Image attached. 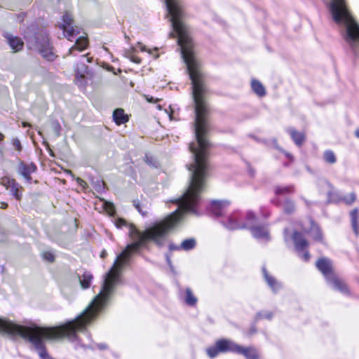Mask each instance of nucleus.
<instances>
[{
    "label": "nucleus",
    "mask_w": 359,
    "mask_h": 359,
    "mask_svg": "<svg viewBox=\"0 0 359 359\" xmlns=\"http://www.w3.org/2000/svg\"><path fill=\"white\" fill-rule=\"evenodd\" d=\"M191 97L193 100L195 119L194 134L196 143L189 144L194 162L187 165L190 171L189 184L184 194L172 201L177 204L178 208L163 220L156 222L144 231H140L134 224L128 225L127 222L118 218L115 220L117 228L128 226V236L132 243L120 253L113 266L104 275L103 284L100 292L95 297L100 300L102 305H109L115 292L116 286L121 283V275L123 268L128 264L133 253L137 252L148 241H152L161 246L168 234L182 221V215L189 213L198 215V205L201 201V194L205 187V180L208 176L209 164L207 161L210 143L206 137L208 122L206 117L210 111L208 102V88L206 83H191Z\"/></svg>",
    "instance_id": "f257e3e1"
},
{
    "label": "nucleus",
    "mask_w": 359,
    "mask_h": 359,
    "mask_svg": "<svg viewBox=\"0 0 359 359\" xmlns=\"http://www.w3.org/2000/svg\"><path fill=\"white\" fill-rule=\"evenodd\" d=\"M108 305H102L100 300L94 297L88 306L74 320L67 323L52 327H42L32 324L29 326L21 325L6 320L0 328L1 333L13 337L20 336L27 340L37 351L41 359H54L48 353L44 340L59 339L64 337L69 341L78 340L77 333L86 330Z\"/></svg>",
    "instance_id": "f03ea898"
},
{
    "label": "nucleus",
    "mask_w": 359,
    "mask_h": 359,
    "mask_svg": "<svg viewBox=\"0 0 359 359\" xmlns=\"http://www.w3.org/2000/svg\"><path fill=\"white\" fill-rule=\"evenodd\" d=\"M329 11L333 20L346 25L344 40L353 48L359 44V25L354 21L346 6L345 0H331Z\"/></svg>",
    "instance_id": "7ed1b4c3"
},
{
    "label": "nucleus",
    "mask_w": 359,
    "mask_h": 359,
    "mask_svg": "<svg viewBox=\"0 0 359 359\" xmlns=\"http://www.w3.org/2000/svg\"><path fill=\"white\" fill-rule=\"evenodd\" d=\"M25 39L29 49L38 51L43 58L48 61H53L55 59V55L53 51V46L46 34L41 33L36 36H26Z\"/></svg>",
    "instance_id": "20e7f679"
},
{
    "label": "nucleus",
    "mask_w": 359,
    "mask_h": 359,
    "mask_svg": "<svg viewBox=\"0 0 359 359\" xmlns=\"http://www.w3.org/2000/svg\"><path fill=\"white\" fill-rule=\"evenodd\" d=\"M233 352L247 356V348L240 346L229 339H220L215 341V345L206 349L210 358H214L220 353Z\"/></svg>",
    "instance_id": "39448f33"
},
{
    "label": "nucleus",
    "mask_w": 359,
    "mask_h": 359,
    "mask_svg": "<svg viewBox=\"0 0 359 359\" xmlns=\"http://www.w3.org/2000/svg\"><path fill=\"white\" fill-rule=\"evenodd\" d=\"M292 240L296 251L299 254L303 252L302 255H300L302 259L305 262L309 261L310 259V254L306 249L309 245V243L303 236L302 233L297 231H294L292 233Z\"/></svg>",
    "instance_id": "423d86ee"
},
{
    "label": "nucleus",
    "mask_w": 359,
    "mask_h": 359,
    "mask_svg": "<svg viewBox=\"0 0 359 359\" xmlns=\"http://www.w3.org/2000/svg\"><path fill=\"white\" fill-rule=\"evenodd\" d=\"M62 21L60 27L63 30L64 36L68 40L72 41L74 36L80 34L79 29L77 27H74L72 15L68 12H65L62 15Z\"/></svg>",
    "instance_id": "0eeeda50"
},
{
    "label": "nucleus",
    "mask_w": 359,
    "mask_h": 359,
    "mask_svg": "<svg viewBox=\"0 0 359 359\" xmlns=\"http://www.w3.org/2000/svg\"><path fill=\"white\" fill-rule=\"evenodd\" d=\"M224 226L229 230H236L245 227L244 217L241 218L238 212L229 215L222 221Z\"/></svg>",
    "instance_id": "6e6552de"
},
{
    "label": "nucleus",
    "mask_w": 359,
    "mask_h": 359,
    "mask_svg": "<svg viewBox=\"0 0 359 359\" xmlns=\"http://www.w3.org/2000/svg\"><path fill=\"white\" fill-rule=\"evenodd\" d=\"M316 266L323 275L326 281H330L331 277L334 275L332 271L331 260L327 257H323L319 258L316 262Z\"/></svg>",
    "instance_id": "1a4fd4ad"
},
{
    "label": "nucleus",
    "mask_w": 359,
    "mask_h": 359,
    "mask_svg": "<svg viewBox=\"0 0 359 359\" xmlns=\"http://www.w3.org/2000/svg\"><path fill=\"white\" fill-rule=\"evenodd\" d=\"M0 184L9 189L13 196L17 200H20L22 197V187L14 180L8 177H4L0 180Z\"/></svg>",
    "instance_id": "9d476101"
},
{
    "label": "nucleus",
    "mask_w": 359,
    "mask_h": 359,
    "mask_svg": "<svg viewBox=\"0 0 359 359\" xmlns=\"http://www.w3.org/2000/svg\"><path fill=\"white\" fill-rule=\"evenodd\" d=\"M36 170V166L34 163L25 164L21 163L18 166V172L27 181L29 182L32 180L31 174L34 172Z\"/></svg>",
    "instance_id": "9b49d317"
},
{
    "label": "nucleus",
    "mask_w": 359,
    "mask_h": 359,
    "mask_svg": "<svg viewBox=\"0 0 359 359\" xmlns=\"http://www.w3.org/2000/svg\"><path fill=\"white\" fill-rule=\"evenodd\" d=\"M250 87L257 97L262 98L266 95V89L260 81L255 78L251 79Z\"/></svg>",
    "instance_id": "f8f14e48"
},
{
    "label": "nucleus",
    "mask_w": 359,
    "mask_h": 359,
    "mask_svg": "<svg viewBox=\"0 0 359 359\" xmlns=\"http://www.w3.org/2000/svg\"><path fill=\"white\" fill-rule=\"evenodd\" d=\"M250 230L253 237L257 240L268 241L270 239L269 231L264 226H254Z\"/></svg>",
    "instance_id": "ddd939ff"
},
{
    "label": "nucleus",
    "mask_w": 359,
    "mask_h": 359,
    "mask_svg": "<svg viewBox=\"0 0 359 359\" xmlns=\"http://www.w3.org/2000/svg\"><path fill=\"white\" fill-rule=\"evenodd\" d=\"M262 273L265 281L273 292H278L282 287L281 284L268 273L265 266L262 267Z\"/></svg>",
    "instance_id": "4468645a"
},
{
    "label": "nucleus",
    "mask_w": 359,
    "mask_h": 359,
    "mask_svg": "<svg viewBox=\"0 0 359 359\" xmlns=\"http://www.w3.org/2000/svg\"><path fill=\"white\" fill-rule=\"evenodd\" d=\"M229 204L230 203L228 201H213L211 203V211L216 216H221Z\"/></svg>",
    "instance_id": "2eb2a0df"
},
{
    "label": "nucleus",
    "mask_w": 359,
    "mask_h": 359,
    "mask_svg": "<svg viewBox=\"0 0 359 359\" xmlns=\"http://www.w3.org/2000/svg\"><path fill=\"white\" fill-rule=\"evenodd\" d=\"M323 183L327 188V202L328 203H339L341 201V197L336 191L334 187L327 180H324Z\"/></svg>",
    "instance_id": "dca6fc26"
},
{
    "label": "nucleus",
    "mask_w": 359,
    "mask_h": 359,
    "mask_svg": "<svg viewBox=\"0 0 359 359\" xmlns=\"http://www.w3.org/2000/svg\"><path fill=\"white\" fill-rule=\"evenodd\" d=\"M327 284L330 285L335 290H338L342 293L348 292L346 285L341 280L337 278L335 274L332 276L330 281H327Z\"/></svg>",
    "instance_id": "f3484780"
},
{
    "label": "nucleus",
    "mask_w": 359,
    "mask_h": 359,
    "mask_svg": "<svg viewBox=\"0 0 359 359\" xmlns=\"http://www.w3.org/2000/svg\"><path fill=\"white\" fill-rule=\"evenodd\" d=\"M92 58L87 57L86 55L81 56V62L76 68V76H80L83 79L86 74H88V67L86 66L85 62H90Z\"/></svg>",
    "instance_id": "a211bd4d"
},
{
    "label": "nucleus",
    "mask_w": 359,
    "mask_h": 359,
    "mask_svg": "<svg viewBox=\"0 0 359 359\" xmlns=\"http://www.w3.org/2000/svg\"><path fill=\"white\" fill-rule=\"evenodd\" d=\"M88 39L85 36H80L75 42V44L72 46L68 51V55H72L74 50L82 51L88 46Z\"/></svg>",
    "instance_id": "6ab92c4d"
},
{
    "label": "nucleus",
    "mask_w": 359,
    "mask_h": 359,
    "mask_svg": "<svg viewBox=\"0 0 359 359\" xmlns=\"http://www.w3.org/2000/svg\"><path fill=\"white\" fill-rule=\"evenodd\" d=\"M6 37L11 48L15 52L19 51L22 48L24 43L20 38L13 36L8 34L6 35Z\"/></svg>",
    "instance_id": "aec40b11"
},
{
    "label": "nucleus",
    "mask_w": 359,
    "mask_h": 359,
    "mask_svg": "<svg viewBox=\"0 0 359 359\" xmlns=\"http://www.w3.org/2000/svg\"><path fill=\"white\" fill-rule=\"evenodd\" d=\"M287 132L290 133L292 139L297 146H301L304 143L305 135L303 133H299L293 128H288Z\"/></svg>",
    "instance_id": "412c9836"
},
{
    "label": "nucleus",
    "mask_w": 359,
    "mask_h": 359,
    "mask_svg": "<svg viewBox=\"0 0 359 359\" xmlns=\"http://www.w3.org/2000/svg\"><path fill=\"white\" fill-rule=\"evenodd\" d=\"M113 118L117 125L125 123L128 121V118L124 114V111L122 109H116L113 113Z\"/></svg>",
    "instance_id": "4be33fe9"
},
{
    "label": "nucleus",
    "mask_w": 359,
    "mask_h": 359,
    "mask_svg": "<svg viewBox=\"0 0 359 359\" xmlns=\"http://www.w3.org/2000/svg\"><path fill=\"white\" fill-rule=\"evenodd\" d=\"M93 278V275L88 271H85L81 276H79V280L81 287L83 289L88 288L90 286Z\"/></svg>",
    "instance_id": "5701e85b"
},
{
    "label": "nucleus",
    "mask_w": 359,
    "mask_h": 359,
    "mask_svg": "<svg viewBox=\"0 0 359 359\" xmlns=\"http://www.w3.org/2000/svg\"><path fill=\"white\" fill-rule=\"evenodd\" d=\"M184 300L187 305L193 306L196 304L198 299L194 295L193 291L187 287L184 292Z\"/></svg>",
    "instance_id": "b1692460"
},
{
    "label": "nucleus",
    "mask_w": 359,
    "mask_h": 359,
    "mask_svg": "<svg viewBox=\"0 0 359 359\" xmlns=\"http://www.w3.org/2000/svg\"><path fill=\"white\" fill-rule=\"evenodd\" d=\"M351 220L353 229L356 236L359 234L358 230V219H359V213L358 209L354 208L350 213Z\"/></svg>",
    "instance_id": "393cba45"
},
{
    "label": "nucleus",
    "mask_w": 359,
    "mask_h": 359,
    "mask_svg": "<svg viewBox=\"0 0 359 359\" xmlns=\"http://www.w3.org/2000/svg\"><path fill=\"white\" fill-rule=\"evenodd\" d=\"M294 187L292 185L281 186L277 185L274 187V193L276 195H286L293 192Z\"/></svg>",
    "instance_id": "a878e982"
},
{
    "label": "nucleus",
    "mask_w": 359,
    "mask_h": 359,
    "mask_svg": "<svg viewBox=\"0 0 359 359\" xmlns=\"http://www.w3.org/2000/svg\"><path fill=\"white\" fill-rule=\"evenodd\" d=\"M323 160L325 163L333 165L337 162V157L334 151L330 149H327L323 154Z\"/></svg>",
    "instance_id": "bb28decb"
},
{
    "label": "nucleus",
    "mask_w": 359,
    "mask_h": 359,
    "mask_svg": "<svg viewBox=\"0 0 359 359\" xmlns=\"http://www.w3.org/2000/svg\"><path fill=\"white\" fill-rule=\"evenodd\" d=\"M135 51L136 48L134 47H131L130 48L124 51V56L128 58L133 62L140 64L141 62V59L135 55Z\"/></svg>",
    "instance_id": "cd10ccee"
},
{
    "label": "nucleus",
    "mask_w": 359,
    "mask_h": 359,
    "mask_svg": "<svg viewBox=\"0 0 359 359\" xmlns=\"http://www.w3.org/2000/svg\"><path fill=\"white\" fill-rule=\"evenodd\" d=\"M196 245V240L193 238H190L184 240L181 243V245H180L179 248H181V249L183 250L188 251V250H192L193 248H194Z\"/></svg>",
    "instance_id": "c85d7f7f"
},
{
    "label": "nucleus",
    "mask_w": 359,
    "mask_h": 359,
    "mask_svg": "<svg viewBox=\"0 0 359 359\" xmlns=\"http://www.w3.org/2000/svg\"><path fill=\"white\" fill-rule=\"evenodd\" d=\"M273 312L270 311H259L257 313L254 321L255 323L262 320V319H267V320H271L273 318Z\"/></svg>",
    "instance_id": "c756f323"
},
{
    "label": "nucleus",
    "mask_w": 359,
    "mask_h": 359,
    "mask_svg": "<svg viewBox=\"0 0 359 359\" xmlns=\"http://www.w3.org/2000/svg\"><path fill=\"white\" fill-rule=\"evenodd\" d=\"M311 234L312 238L316 241H323V233L318 226L313 224L311 229Z\"/></svg>",
    "instance_id": "7c9ffc66"
},
{
    "label": "nucleus",
    "mask_w": 359,
    "mask_h": 359,
    "mask_svg": "<svg viewBox=\"0 0 359 359\" xmlns=\"http://www.w3.org/2000/svg\"><path fill=\"white\" fill-rule=\"evenodd\" d=\"M295 210V204L294 202L290 200L286 199L284 203L283 211L287 215L292 214Z\"/></svg>",
    "instance_id": "2f4dec72"
},
{
    "label": "nucleus",
    "mask_w": 359,
    "mask_h": 359,
    "mask_svg": "<svg viewBox=\"0 0 359 359\" xmlns=\"http://www.w3.org/2000/svg\"><path fill=\"white\" fill-rule=\"evenodd\" d=\"M103 206L105 211L111 216L114 215L116 212L114 205L109 201H104Z\"/></svg>",
    "instance_id": "473e14b6"
},
{
    "label": "nucleus",
    "mask_w": 359,
    "mask_h": 359,
    "mask_svg": "<svg viewBox=\"0 0 359 359\" xmlns=\"http://www.w3.org/2000/svg\"><path fill=\"white\" fill-rule=\"evenodd\" d=\"M355 194L351 192L347 196L341 197V201H344L347 205H351L355 201Z\"/></svg>",
    "instance_id": "72a5a7b5"
},
{
    "label": "nucleus",
    "mask_w": 359,
    "mask_h": 359,
    "mask_svg": "<svg viewBox=\"0 0 359 359\" xmlns=\"http://www.w3.org/2000/svg\"><path fill=\"white\" fill-rule=\"evenodd\" d=\"M260 355L258 351L251 346H248V359H259Z\"/></svg>",
    "instance_id": "f704fd0d"
},
{
    "label": "nucleus",
    "mask_w": 359,
    "mask_h": 359,
    "mask_svg": "<svg viewBox=\"0 0 359 359\" xmlns=\"http://www.w3.org/2000/svg\"><path fill=\"white\" fill-rule=\"evenodd\" d=\"M42 257L48 262H53L55 259L54 255L49 251L42 252Z\"/></svg>",
    "instance_id": "c9c22d12"
},
{
    "label": "nucleus",
    "mask_w": 359,
    "mask_h": 359,
    "mask_svg": "<svg viewBox=\"0 0 359 359\" xmlns=\"http://www.w3.org/2000/svg\"><path fill=\"white\" fill-rule=\"evenodd\" d=\"M52 128L53 131L55 132L56 136L60 135V126L57 122H54L52 123Z\"/></svg>",
    "instance_id": "e433bc0d"
},
{
    "label": "nucleus",
    "mask_w": 359,
    "mask_h": 359,
    "mask_svg": "<svg viewBox=\"0 0 359 359\" xmlns=\"http://www.w3.org/2000/svg\"><path fill=\"white\" fill-rule=\"evenodd\" d=\"M13 147L18 150V151H21L22 149V146H21V143L20 142V140L18 139H15L13 140Z\"/></svg>",
    "instance_id": "4c0bfd02"
},
{
    "label": "nucleus",
    "mask_w": 359,
    "mask_h": 359,
    "mask_svg": "<svg viewBox=\"0 0 359 359\" xmlns=\"http://www.w3.org/2000/svg\"><path fill=\"white\" fill-rule=\"evenodd\" d=\"M75 180H76L77 184L83 189H86L88 187L87 183L84 180H83L81 178L76 177Z\"/></svg>",
    "instance_id": "58836bf2"
},
{
    "label": "nucleus",
    "mask_w": 359,
    "mask_h": 359,
    "mask_svg": "<svg viewBox=\"0 0 359 359\" xmlns=\"http://www.w3.org/2000/svg\"><path fill=\"white\" fill-rule=\"evenodd\" d=\"M138 46L140 48V49L141 50V51H148V53L149 54L151 53V50H147V48H146L145 46L142 45V43H138Z\"/></svg>",
    "instance_id": "ea45409f"
},
{
    "label": "nucleus",
    "mask_w": 359,
    "mask_h": 359,
    "mask_svg": "<svg viewBox=\"0 0 359 359\" xmlns=\"http://www.w3.org/2000/svg\"><path fill=\"white\" fill-rule=\"evenodd\" d=\"M272 144H273V147L274 148H276V149H278L279 151L282 150V149L278 145L277 140L276 138L272 139Z\"/></svg>",
    "instance_id": "a19ab883"
},
{
    "label": "nucleus",
    "mask_w": 359,
    "mask_h": 359,
    "mask_svg": "<svg viewBox=\"0 0 359 359\" xmlns=\"http://www.w3.org/2000/svg\"><path fill=\"white\" fill-rule=\"evenodd\" d=\"M179 247H180V245L170 244L169 245V249H170V250H182L181 248H179Z\"/></svg>",
    "instance_id": "79ce46f5"
},
{
    "label": "nucleus",
    "mask_w": 359,
    "mask_h": 359,
    "mask_svg": "<svg viewBox=\"0 0 359 359\" xmlns=\"http://www.w3.org/2000/svg\"><path fill=\"white\" fill-rule=\"evenodd\" d=\"M282 151L283 153L285 154V155L290 160V161H292L293 160V156L291 154L288 153V152H286L285 150H283L282 149V150L280 151Z\"/></svg>",
    "instance_id": "37998d69"
},
{
    "label": "nucleus",
    "mask_w": 359,
    "mask_h": 359,
    "mask_svg": "<svg viewBox=\"0 0 359 359\" xmlns=\"http://www.w3.org/2000/svg\"><path fill=\"white\" fill-rule=\"evenodd\" d=\"M257 332V330L255 327V325H252L250 329L248 330V334H255Z\"/></svg>",
    "instance_id": "c03bdc74"
},
{
    "label": "nucleus",
    "mask_w": 359,
    "mask_h": 359,
    "mask_svg": "<svg viewBox=\"0 0 359 359\" xmlns=\"http://www.w3.org/2000/svg\"><path fill=\"white\" fill-rule=\"evenodd\" d=\"M97 347L101 350L107 348V345L104 344H99L97 345Z\"/></svg>",
    "instance_id": "a18cd8bd"
},
{
    "label": "nucleus",
    "mask_w": 359,
    "mask_h": 359,
    "mask_svg": "<svg viewBox=\"0 0 359 359\" xmlns=\"http://www.w3.org/2000/svg\"><path fill=\"white\" fill-rule=\"evenodd\" d=\"M248 221L250 220V219H255V217L253 215V213L251 212H249V211H248Z\"/></svg>",
    "instance_id": "49530a36"
},
{
    "label": "nucleus",
    "mask_w": 359,
    "mask_h": 359,
    "mask_svg": "<svg viewBox=\"0 0 359 359\" xmlns=\"http://www.w3.org/2000/svg\"><path fill=\"white\" fill-rule=\"evenodd\" d=\"M248 175H254V174H255V170L249 167H248Z\"/></svg>",
    "instance_id": "de8ad7c7"
},
{
    "label": "nucleus",
    "mask_w": 359,
    "mask_h": 359,
    "mask_svg": "<svg viewBox=\"0 0 359 359\" xmlns=\"http://www.w3.org/2000/svg\"><path fill=\"white\" fill-rule=\"evenodd\" d=\"M146 99L149 102H153L154 101V99L152 97H149V96H146Z\"/></svg>",
    "instance_id": "09e8293b"
},
{
    "label": "nucleus",
    "mask_w": 359,
    "mask_h": 359,
    "mask_svg": "<svg viewBox=\"0 0 359 359\" xmlns=\"http://www.w3.org/2000/svg\"><path fill=\"white\" fill-rule=\"evenodd\" d=\"M355 137L359 138V128L355 129Z\"/></svg>",
    "instance_id": "8fccbe9b"
},
{
    "label": "nucleus",
    "mask_w": 359,
    "mask_h": 359,
    "mask_svg": "<svg viewBox=\"0 0 359 359\" xmlns=\"http://www.w3.org/2000/svg\"><path fill=\"white\" fill-rule=\"evenodd\" d=\"M136 208L138 210V211L140 212V213H141L143 216H145V215H146V213H145V212H140L139 205H136Z\"/></svg>",
    "instance_id": "3c124183"
},
{
    "label": "nucleus",
    "mask_w": 359,
    "mask_h": 359,
    "mask_svg": "<svg viewBox=\"0 0 359 359\" xmlns=\"http://www.w3.org/2000/svg\"><path fill=\"white\" fill-rule=\"evenodd\" d=\"M22 124L23 127L30 126V124L27 122H22Z\"/></svg>",
    "instance_id": "603ef678"
},
{
    "label": "nucleus",
    "mask_w": 359,
    "mask_h": 359,
    "mask_svg": "<svg viewBox=\"0 0 359 359\" xmlns=\"http://www.w3.org/2000/svg\"><path fill=\"white\" fill-rule=\"evenodd\" d=\"M107 255V252L105 250L102 251L101 253V257H104Z\"/></svg>",
    "instance_id": "864d4df0"
},
{
    "label": "nucleus",
    "mask_w": 359,
    "mask_h": 359,
    "mask_svg": "<svg viewBox=\"0 0 359 359\" xmlns=\"http://www.w3.org/2000/svg\"><path fill=\"white\" fill-rule=\"evenodd\" d=\"M288 232V230L285 229L284 230V236H285V240L287 241L286 233Z\"/></svg>",
    "instance_id": "5fc2aeb1"
},
{
    "label": "nucleus",
    "mask_w": 359,
    "mask_h": 359,
    "mask_svg": "<svg viewBox=\"0 0 359 359\" xmlns=\"http://www.w3.org/2000/svg\"><path fill=\"white\" fill-rule=\"evenodd\" d=\"M4 137V135L2 133H0V142L1 140H3Z\"/></svg>",
    "instance_id": "6e6d98bb"
},
{
    "label": "nucleus",
    "mask_w": 359,
    "mask_h": 359,
    "mask_svg": "<svg viewBox=\"0 0 359 359\" xmlns=\"http://www.w3.org/2000/svg\"><path fill=\"white\" fill-rule=\"evenodd\" d=\"M7 207V204L6 203H2L1 205V208H6Z\"/></svg>",
    "instance_id": "4d7b16f0"
},
{
    "label": "nucleus",
    "mask_w": 359,
    "mask_h": 359,
    "mask_svg": "<svg viewBox=\"0 0 359 359\" xmlns=\"http://www.w3.org/2000/svg\"><path fill=\"white\" fill-rule=\"evenodd\" d=\"M167 262L169 264H170V259L168 256H167Z\"/></svg>",
    "instance_id": "13d9d810"
},
{
    "label": "nucleus",
    "mask_w": 359,
    "mask_h": 359,
    "mask_svg": "<svg viewBox=\"0 0 359 359\" xmlns=\"http://www.w3.org/2000/svg\"><path fill=\"white\" fill-rule=\"evenodd\" d=\"M68 173L71 175L73 177H74V175H73L72 172L71 170L68 171Z\"/></svg>",
    "instance_id": "bf43d9fd"
},
{
    "label": "nucleus",
    "mask_w": 359,
    "mask_h": 359,
    "mask_svg": "<svg viewBox=\"0 0 359 359\" xmlns=\"http://www.w3.org/2000/svg\"><path fill=\"white\" fill-rule=\"evenodd\" d=\"M148 159H149V157H147V163L151 165V163L150 162H149Z\"/></svg>",
    "instance_id": "052dcab7"
}]
</instances>
